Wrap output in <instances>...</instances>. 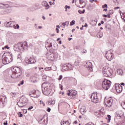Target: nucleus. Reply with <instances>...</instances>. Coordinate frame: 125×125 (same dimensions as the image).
<instances>
[{
    "mask_svg": "<svg viewBox=\"0 0 125 125\" xmlns=\"http://www.w3.org/2000/svg\"><path fill=\"white\" fill-rule=\"evenodd\" d=\"M9 77H11L12 79H22L23 75L21 68L17 66L14 67L12 69V73L9 75Z\"/></svg>",
    "mask_w": 125,
    "mask_h": 125,
    "instance_id": "obj_1",
    "label": "nucleus"
},
{
    "mask_svg": "<svg viewBox=\"0 0 125 125\" xmlns=\"http://www.w3.org/2000/svg\"><path fill=\"white\" fill-rule=\"evenodd\" d=\"M51 84L47 82H44L42 85V91L44 95L48 96L51 92Z\"/></svg>",
    "mask_w": 125,
    "mask_h": 125,
    "instance_id": "obj_2",
    "label": "nucleus"
},
{
    "mask_svg": "<svg viewBox=\"0 0 125 125\" xmlns=\"http://www.w3.org/2000/svg\"><path fill=\"white\" fill-rule=\"evenodd\" d=\"M2 58V62L4 64V65L9 64L10 62H12L13 61L12 55H11V54H10L9 53H6L4 54Z\"/></svg>",
    "mask_w": 125,
    "mask_h": 125,
    "instance_id": "obj_3",
    "label": "nucleus"
},
{
    "mask_svg": "<svg viewBox=\"0 0 125 125\" xmlns=\"http://www.w3.org/2000/svg\"><path fill=\"white\" fill-rule=\"evenodd\" d=\"M112 70H111V68L106 66L103 68V74L104 77H110L112 76Z\"/></svg>",
    "mask_w": 125,
    "mask_h": 125,
    "instance_id": "obj_4",
    "label": "nucleus"
},
{
    "mask_svg": "<svg viewBox=\"0 0 125 125\" xmlns=\"http://www.w3.org/2000/svg\"><path fill=\"white\" fill-rule=\"evenodd\" d=\"M112 84V82L110 81V80L105 79L102 83V87L105 90H108L109 88H110V86H111V84Z\"/></svg>",
    "mask_w": 125,
    "mask_h": 125,
    "instance_id": "obj_5",
    "label": "nucleus"
},
{
    "mask_svg": "<svg viewBox=\"0 0 125 125\" xmlns=\"http://www.w3.org/2000/svg\"><path fill=\"white\" fill-rule=\"evenodd\" d=\"M77 92L74 90H68L67 92V95L69 96V98L71 99H74L76 98V95H77Z\"/></svg>",
    "mask_w": 125,
    "mask_h": 125,
    "instance_id": "obj_6",
    "label": "nucleus"
},
{
    "mask_svg": "<svg viewBox=\"0 0 125 125\" xmlns=\"http://www.w3.org/2000/svg\"><path fill=\"white\" fill-rule=\"evenodd\" d=\"M90 98L93 103H98L99 102V99L98 98V96H97V94L95 93L92 94Z\"/></svg>",
    "mask_w": 125,
    "mask_h": 125,
    "instance_id": "obj_7",
    "label": "nucleus"
},
{
    "mask_svg": "<svg viewBox=\"0 0 125 125\" xmlns=\"http://www.w3.org/2000/svg\"><path fill=\"white\" fill-rule=\"evenodd\" d=\"M69 70H73V66L72 64L66 63L62 66V71H69Z\"/></svg>",
    "mask_w": 125,
    "mask_h": 125,
    "instance_id": "obj_8",
    "label": "nucleus"
},
{
    "mask_svg": "<svg viewBox=\"0 0 125 125\" xmlns=\"http://www.w3.org/2000/svg\"><path fill=\"white\" fill-rule=\"evenodd\" d=\"M105 57L108 61H111L114 58V54L112 53L111 50H108L106 52Z\"/></svg>",
    "mask_w": 125,
    "mask_h": 125,
    "instance_id": "obj_9",
    "label": "nucleus"
},
{
    "mask_svg": "<svg viewBox=\"0 0 125 125\" xmlns=\"http://www.w3.org/2000/svg\"><path fill=\"white\" fill-rule=\"evenodd\" d=\"M25 62L26 64H35V63L37 62V61L36 60V59H35V58L31 57L30 58H26L25 59Z\"/></svg>",
    "mask_w": 125,
    "mask_h": 125,
    "instance_id": "obj_10",
    "label": "nucleus"
},
{
    "mask_svg": "<svg viewBox=\"0 0 125 125\" xmlns=\"http://www.w3.org/2000/svg\"><path fill=\"white\" fill-rule=\"evenodd\" d=\"M85 66L89 72H92L93 71V65H92L91 62H87Z\"/></svg>",
    "mask_w": 125,
    "mask_h": 125,
    "instance_id": "obj_11",
    "label": "nucleus"
},
{
    "mask_svg": "<svg viewBox=\"0 0 125 125\" xmlns=\"http://www.w3.org/2000/svg\"><path fill=\"white\" fill-rule=\"evenodd\" d=\"M115 89L117 93H121L123 91V86L121 84H116L115 85Z\"/></svg>",
    "mask_w": 125,
    "mask_h": 125,
    "instance_id": "obj_12",
    "label": "nucleus"
},
{
    "mask_svg": "<svg viewBox=\"0 0 125 125\" xmlns=\"http://www.w3.org/2000/svg\"><path fill=\"white\" fill-rule=\"evenodd\" d=\"M32 93H33V96H31L32 97H34L35 98H38L40 97L41 95V92L39 90H33L32 91Z\"/></svg>",
    "mask_w": 125,
    "mask_h": 125,
    "instance_id": "obj_13",
    "label": "nucleus"
},
{
    "mask_svg": "<svg viewBox=\"0 0 125 125\" xmlns=\"http://www.w3.org/2000/svg\"><path fill=\"white\" fill-rule=\"evenodd\" d=\"M113 104V99L110 97L107 99L106 106V107H111Z\"/></svg>",
    "mask_w": 125,
    "mask_h": 125,
    "instance_id": "obj_14",
    "label": "nucleus"
},
{
    "mask_svg": "<svg viewBox=\"0 0 125 125\" xmlns=\"http://www.w3.org/2000/svg\"><path fill=\"white\" fill-rule=\"evenodd\" d=\"M115 117H119L120 118H123L124 116V112L122 110L117 111L115 113Z\"/></svg>",
    "mask_w": 125,
    "mask_h": 125,
    "instance_id": "obj_15",
    "label": "nucleus"
},
{
    "mask_svg": "<svg viewBox=\"0 0 125 125\" xmlns=\"http://www.w3.org/2000/svg\"><path fill=\"white\" fill-rule=\"evenodd\" d=\"M80 112L83 115H84V114L86 113V108L85 107V106L83 105L81 107L80 109Z\"/></svg>",
    "mask_w": 125,
    "mask_h": 125,
    "instance_id": "obj_16",
    "label": "nucleus"
},
{
    "mask_svg": "<svg viewBox=\"0 0 125 125\" xmlns=\"http://www.w3.org/2000/svg\"><path fill=\"white\" fill-rule=\"evenodd\" d=\"M45 47L47 50L50 48V47H52V43L49 42H46L45 43Z\"/></svg>",
    "mask_w": 125,
    "mask_h": 125,
    "instance_id": "obj_17",
    "label": "nucleus"
},
{
    "mask_svg": "<svg viewBox=\"0 0 125 125\" xmlns=\"http://www.w3.org/2000/svg\"><path fill=\"white\" fill-rule=\"evenodd\" d=\"M20 101L22 102L23 103H24V104H26V103H27V102H28V101H27V99H26V97H25L24 96H21L20 99Z\"/></svg>",
    "mask_w": 125,
    "mask_h": 125,
    "instance_id": "obj_18",
    "label": "nucleus"
},
{
    "mask_svg": "<svg viewBox=\"0 0 125 125\" xmlns=\"http://www.w3.org/2000/svg\"><path fill=\"white\" fill-rule=\"evenodd\" d=\"M38 123H39V124H41V125H47V119H46V120L44 119L43 120V119H42L41 120L38 121Z\"/></svg>",
    "mask_w": 125,
    "mask_h": 125,
    "instance_id": "obj_19",
    "label": "nucleus"
},
{
    "mask_svg": "<svg viewBox=\"0 0 125 125\" xmlns=\"http://www.w3.org/2000/svg\"><path fill=\"white\" fill-rule=\"evenodd\" d=\"M42 5L46 7L45 9H48V8H49V5L48 4V3H47V2L46 1H43L42 2Z\"/></svg>",
    "mask_w": 125,
    "mask_h": 125,
    "instance_id": "obj_20",
    "label": "nucleus"
},
{
    "mask_svg": "<svg viewBox=\"0 0 125 125\" xmlns=\"http://www.w3.org/2000/svg\"><path fill=\"white\" fill-rule=\"evenodd\" d=\"M70 23V22L69 21H66L65 22H63L62 24V25L61 27H62V28H65V27H68L69 26V24Z\"/></svg>",
    "mask_w": 125,
    "mask_h": 125,
    "instance_id": "obj_21",
    "label": "nucleus"
},
{
    "mask_svg": "<svg viewBox=\"0 0 125 125\" xmlns=\"http://www.w3.org/2000/svg\"><path fill=\"white\" fill-rule=\"evenodd\" d=\"M0 101L4 104V103L6 101V97L0 96Z\"/></svg>",
    "mask_w": 125,
    "mask_h": 125,
    "instance_id": "obj_22",
    "label": "nucleus"
},
{
    "mask_svg": "<svg viewBox=\"0 0 125 125\" xmlns=\"http://www.w3.org/2000/svg\"><path fill=\"white\" fill-rule=\"evenodd\" d=\"M17 104L19 107H20V108H22L24 107V106H25V104L21 102V101H19V102L17 103Z\"/></svg>",
    "mask_w": 125,
    "mask_h": 125,
    "instance_id": "obj_23",
    "label": "nucleus"
},
{
    "mask_svg": "<svg viewBox=\"0 0 125 125\" xmlns=\"http://www.w3.org/2000/svg\"><path fill=\"white\" fill-rule=\"evenodd\" d=\"M22 49H28V44L26 42H22Z\"/></svg>",
    "mask_w": 125,
    "mask_h": 125,
    "instance_id": "obj_24",
    "label": "nucleus"
},
{
    "mask_svg": "<svg viewBox=\"0 0 125 125\" xmlns=\"http://www.w3.org/2000/svg\"><path fill=\"white\" fill-rule=\"evenodd\" d=\"M96 116H97L98 118H100L101 117H103L104 116V113L101 111H99L98 113H96Z\"/></svg>",
    "mask_w": 125,
    "mask_h": 125,
    "instance_id": "obj_25",
    "label": "nucleus"
},
{
    "mask_svg": "<svg viewBox=\"0 0 125 125\" xmlns=\"http://www.w3.org/2000/svg\"><path fill=\"white\" fill-rule=\"evenodd\" d=\"M10 26L9 28L13 27L14 29H16V26L15 25V22L14 21H10Z\"/></svg>",
    "mask_w": 125,
    "mask_h": 125,
    "instance_id": "obj_26",
    "label": "nucleus"
},
{
    "mask_svg": "<svg viewBox=\"0 0 125 125\" xmlns=\"http://www.w3.org/2000/svg\"><path fill=\"white\" fill-rule=\"evenodd\" d=\"M55 104V100H53L51 101L48 102V105L53 106Z\"/></svg>",
    "mask_w": 125,
    "mask_h": 125,
    "instance_id": "obj_27",
    "label": "nucleus"
},
{
    "mask_svg": "<svg viewBox=\"0 0 125 125\" xmlns=\"http://www.w3.org/2000/svg\"><path fill=\"white\" fill-rule=\"evenodd\" d=\"M61 125H70V123L68 121H64L62 120L61 122Z\"/></svg>",
    "mask_w": 125,
    "mask_h": 125,
    "instance_id": "obj_28",
    "label": "nucleus"
},
{
    "mask_svg": "<svg viewBox=\"0 0 125 125\" xmlns=\"http://www.w3.org/2000/svg\"><path fill=\"white\" fill-rule=\"evenodd\" d=\"M117 72L118 75H120V76H123V74H124V72H123V69H117Z\"/></svg>",
    "mask_w": 125,
    "mask_h": 125,
    "instance_id": "obj_29",
    "label": "nucleus"
},
{
    "mask_svg": "<svg viewBox=\"0 0 125 125\" xmlns=\"http://www.w3.org/2000/svg\"><path fill=\"white\" fill-rule=\"evenodd\" d=\"M52 48L53 50H57V48H58V44H57V43H54Z\"/></svg>",
    "mask_w": 125,
    "mask_h": 125,
    "instance_id": "obj_30",
    "label": "nucleus"
},
{
    "mask_svg": "<svg viewBox=\"0 0 125 125\" xmlns=\"http://www.w3.org/2000/svg\"><path fill=\"white\" fill-rule=\"evenodd\" d=\"M96 24H97V19L92 21L91 22V25L92 26H96Z\"/></svg>",
    "mask_w": 125,
    "mask_h": 125,
    "instance_id": "obj_31",
    "label": "nucleus"
},
{
    "mask_svg": "<svg viewBox=\"0 0 125 125\" xmlns=\"http://www.w3.org/2000/svg\"><path fill=\"white\" fill-rule=\"evenodd\" d=\"M6 7H8V4H0V8H5Z\"/></svg>",
    "mask_w": 125,
    "mask_h": 125,
    "instance_id": "obj_32",
    "label": "nucleus"
},
{
    "mask_svg": "<svg viewBox=\"0 0 125 125\" xmlns=\"http://www.w3.org/2000/svg\"><path fill=\"white\" fill-rule=\"evenodd\" d=\"M18 47L19 49L21 50V49H23V47H22V42H20L18 44Z\"/></svg>",
    "mask_w": 125,
    "mask_h": 125,
    "instance_id": "obj_33",
    "label": "nucleus"
},
{
    "mask_svg": "<svg viewBox=\"0 0 125 125\" xmlns=\"http://www.w3.org/2000/svg\"><path fill=\"white\" fill-rule=\"evenodd\" d=\"M10 21H6L4 23V26L7 28H9Z\"/></svg>",
    "mask_w": 125,
    "mask_h": 125,
    "instance_id": "obj_34",
    "label": "nucleus"
},
{
    "mask_svg": "<svg viewBox=\"0 0 125 125\" xmlns=\"http://www.w3.org/2000/svg\"><path fill=\"white\" fill-rule=\"evenodd\" d=\"M97 38H99V39H100L101 38H102L103 37V33L100 32L97 35Z\"/></svg>",
    "mask_w": 125,
    "mask_h": 125,
    "instance_id": "obj_35",
    "label": "nucleus"
},
{
    "mask_svg": "<svg viewBox=\"0 0 125 125\" xmlns=\"http://www.w3.org/2000/svg\"><path fill=\"white\" fill-rule=\"evenodd\" d=\"M121 106L123 108V109H125V101L122 102L121 104Z\"/></svg>",
    "mask_w": 125,
    "mask_h": 125,
    "instance_id": "obj_36",
    "label": "nucleus"
},
{
    "mask_svg": "<svg viewBox=\"0 0 125 125\" xmlns=\"http://www.w3.org/2000/svg\"><path fill=\"white\" fill-rule=\"evenodd\" d=\"M75 23H76V21L75 20H72L70 23V26H73V25H75Z\"/></svg>",
    "mask_w": 125,
    "mask_h": 125,
    "instance_id": "obj_37",
    "label": "nucleus"
},
{
    "mask_svg": "<svg viewBox=\"0 0 125 125\" xmlns=\"http://www.w3.org/2000/svg\"><path fill=\"white\" fill-rule=\"evenodd\" d=\"M111 115H107V118H108L107 123H110V122L111 121Z\"/></svg>",
    "mask_w": 125,
    "mask_h": 125,
    "instance_id": "obj_38",
    "label": "nucleus"
},
{
    "mask_svg": "<svg viewBox=\"0 0 125 125\" xmlns=\"http://www.w3.org/2000/svg\"><path fill=\"white\" fill-rule=\"evenodd\" d=\"M18 59H20V60H22V56L21 54H19L18 55Z\"/></svg>",
    "mask_w": 125,
    "mask_h": 125,
    "instance_id": "obj_39",
    "label": "nucleus"
},
{
    "mask_svg": "<svg viewBox=\"0 0 125 125\" xmlns=\"http://www.w3.org/2000/svg\"><path fill=\"white\" fill-rule=\"evenodd\" d=\"M80 64V62H79V61H77L74 62V65L75 66H79Z\"/></svg>",
    "mask_w": 125,
    "mask_h": 125,
    "instance_id": "obj_40",
    "label": "nucleus"
},
{
    "mask_svg": "<svg viewBox=\"0 0 125 125\" xmlns=\"http://www.w3.org/2000/svg\"><path fill=\"white\" fill-rule=\"evenodd\" d=\"M23 84H24V81L23 80H22L21 82H20V83H19L18 84V86H20V85H23Z\"/></svg>",
    "mask_w": 125,
    "mask_h": 125,
    "instance_id": "obj_41",
    "label": "nucleus"
},
{
    "mask_svg": "<svg viewBox=\"0 0 125 125\" xmlns=\"http://www.w3.org/2000/svg\"><path fill=\"white\" fill-rule=\"evenodd\" d=\"M50 70H51V67H48L45 68V71H49Z\"/></svg>",
    "mask_w": 125,
    "mask_h": 125,
    "instance_id": "obj_42",
    "label": "nucleus"
},
{
    "mask_svg": "<svg viewBox=\"0 0 125 125\" xmlns=\"http://www.w3.org/2000/svg\"><path fill=\"white\" fill-rule=\"evenodd\" d=\"M105 7H106V8H108V5H107V4H105L104 5H103L102 6V8H105Z\"/></svg>",
    "mask_w": 125,
    "mask_h": 125,
    "instance_id": "obj_43",
    "label": "nucleus"
},
{
    "mask_svg": "<svg viewBox=\"0 0 125 125\" xmlns=\"http://www.w3.org/2000/svg\"><path fill=\"white\" fill-rule=\"evenodd\" d=\"M64 8H65V9H70V8H71V7L70 6H67L66 5Z\"/></svg>",
    "mask_w": 125,
    "mask_h": 125,
    "instance_id": "obj_44",
    "label": "nucleus"
},
{
    "mask_svg": "<svg viewBox=\"0 0 125 125\" xmlns=\"http://www.w3.org/2000/svg\"><path fill=\"white\" fill-rule=\"evenodd\" d=\"M19 117L20 118H22V117H23V114H22V113H21V112H19Z\"/></svg>",
    "mask_w": 125,
    "mask_h": 125,
    "instance_id": "obj_45",
    "label": "nucleus"
},
{
    "mask_svg": "<svg viewBox=\"0 0 125 125\" xmlns=\"http://www.w3.org/2000/svg\"><path fill=\"white\" fill-rule=\"evenodd\" d=\"M63 76L62 75H60L59 76V78L58 79L59 81H61V79H62Z\"/></svg>",
    "mask_w": 125,
    "mask_h": 125,
    "instance_id": "obj_46",
    "label": "nucleus"
},
{
    "mask_svg": "<svg viewBox=\"0 0 125 125\" xmlns=\"http://www.w3.org/2000/svg\"><path fill=\"white\" fill-rule=\"evenodd\" d=\"M40 104H42L43 106H45V104L43 103V102L40 101Z\"/></svg>",
    "mask_w": 125,
    "mask_h": 125,
    "instance_id": "obj_47",
    "label": "nucleus"
},
{
    "mask_svg": "<svg viewBox=\"0 0 125 125\" xmlns=\"http://www.w3.org/2000/svg\"><path fill=\"white\" fill-rule=\"evenodd\" d=\"M16 28V29H19V28H20V26H19V24H17Z\"/></svg>",
    "mask_w": 125,
    "mask_h": 125,
    "instance_id": "obj_48",
    "label": "nucleus"
},
{
    "mask_svg": "<svg viewBox=\"0 0 125 125\" xmlns=\"http://www.w3.org/2000/svg\"><path fill=\"white\" fill-rule=\"evenodd\" d=\"M89 1L92 3L93 2V1H96V2L97 1V0H89Z\"/></svg>",
    "mask_w": 125,
    "mask_h": 125,
    "instance_id": "obj_49",
    "label": "nucleus"
},
{
    "mask_svg": "<svg viewBox=\"0 0 125 125\" xmlns=\"http://www.w3.org/2000/svg\"><path fill=\"white\" fill-rule=\"evenodd\" d=\"M4 48H7V49H9L10 47H8V45H6L4 46Z\"/></svg>",
    "mask_w": 125,
    "mask_h": 125,
    "instance_id": "obj_50",
    "label": "nucleus"
},
{
    "mask_svg": "<svg viewBox=\"0 0 125 125\" xmlns=\"http://www.w3.org/2000/svg\"><path fill=\"white\" fill-rule=\"evenodd\" d=\"M83 53H86V50L83 49L82 51Z\"/></svg>",
    "mask_w": 125,
    "mask_h": 125,
    "instance_id": "obj_51",
    "label": "nucleus"
},
{
    "mask_svg": "<svg viewBox=\"0 0 125 125\" xmlns=\"http://www.w3.org/2000/svg\"><path fill=\"white\" fill-rule=\"evenodd\" d=\"M51 110V109H50V108L49 107H47V112H50V111Z\"/></svg>",
    "mask_w": 125,
    "mask_h": 125,
    "instance_id": "obj_52",
    "label": "nucleus"
},
{
    "mask_svg": "<svg viewBox=\"0 0 125 125\" xmlns=\"http://www.w3.org/2000/svg\"><path fill=\"white\" fill-rule=\"evenodd\" d=\"M114 12V11H113V10H111L110 11V12H109V13H110V14H113V13Z\"/></svg>",
    "mask_w": 125,
    "mask_h": 125,
    "instance_id": "obj_53",
    "label": "nucleus"
},
{
    "mask_svg": "<svg viewBox=\"0 0 125 125\" xmlns=\"http://www.w3.org/2000/svg\"><path fill=\"white\" fill-rule=\"evenodd\" d=\"M27 112V109H24L23 110V112L24 113V114H26Z\"/></svg>",
    "mask_w": 125,
    "mask_h": 125,
    "instance_id": "obj_54",
    "label": "nucleus"
},
{
    "mask_svg": "<svg viewBox=\"0 0 125 125\" xmlns=\"http://www.w3.org/2000/svg\"><path fill=\"white\" fill-rule=\"evenodd\" d=\"M73 81L75 82V84H77V80L76 79H73Z\"/></svg>",
    "mask_w": 125,
    "mask_h": 125,
    "instance_id": "obj_55",
    "label": "nucleus"
},
{
    "mask_svg": "<svg viewBox=\"0 0 125 125\" xmlns=\"http://www.w3.org/2000/svg\"><path fill=\"white\" fill-rule=\"evenodd\" d=\"M32 109H33V106H31V107H29V108H28V110H32Z\"/></svg>",
    "mask_w": 125,
    "mask_h": 125,
    "instance_id": "obj_56",
    "label": "nucleus"
},
{
    "mask_svg": "<svg viewBox=\"0 0 125 125\" xmlns=\"http://www.w3.org/2000/svg\"><path fill=\"white\" fill-rule=\"evenodd\" d=\"M79 2H80V3H81L82 4V2L83 3V2H84V1H83L82 0H80Z\"/></svg>",
    "mask_w": 125,
    "mask_h": 125,
    "instance_id": "obj_57",
    "label": "nucleus"
},
{
    "mask_svg": "<svg viewBox=\"0 0 125 125\" xmlns=\"http://www.w3.org/2000/svg\"><path fill=\"white\" fill-rule=\"evenodd\" d=\"M3 104H4V103H2V102H0V106H1V105H3Z\"/></svg>",
    "mask_w": 125,
    "mask_h": 125,
    "instance_id": "obj_58",
    "label": "nucleus"
},
{
    "mask_svg": "<svg viewBox=\"0 0 125 125\" xmlns=\"http://www.w3.org/2000/svg\"><path fill=\"white\" fill-rule=\"evenodd\" d=\"M42 18L43 20H45V17H44V16H42Z\"/></svg>",
    "mask_w": 125,
    "mask_h": 125,
    "instance_id": "obj_59",
    "label": "nucleus"
},
{
    "mask_svg": "<svg viewBox=\"0 0 125 125\" xmlns=\"http://www.w3.org/2000/svg\"><path fill=\"white\" fill-rule=\"evenodd\" d=\"M3 125H7V121H6V122H4Z\"/></svg>",
    "mask_w": 125,
    "mask_h": 125,
    "instance_id": "obj_60",
    "label": "nucleus"
},
{
    "mask_svg": "<svg viewBox=\"0 0 125 125\" xmlns=\"http://www.w3.org/2000/svg\"><path fill=\"white\" fill-rule=\"evenodd\" d=\"M78 12H79V13H80V14H82L83 12V11H82L81 10H79Z\"/></svg>",
    "mask_w": 125,
    "mask_h": 125,
    "instance_id": "obj_61",
    "label": "nucleus"
},
{
    "mask_svg": "<svg viewBox=\"0 0 125 125\" xmlns=\"http://www.w3.org/2000/svg\"><path fill=\"white\" fill-rule=\"evenodd\" d=\"M56 31H57V33H59V29L58 28H56Z\"/></svg>",
    "mask_w": 125,
    "mask_h": 125,
    "instance_id": "obj_62",
    "label": "nucleus"
},
{
    "mask_svg": "<svg viewBox=\"0 0 125 125\" xmlns=\"http://www.w3.org/2000/svg\"><path fill=\"white\" fill-rule=\"evenodd\" d=\"M120 85H121V86H122V85H123V86L125 85V83H121V84H120Z\"/></svg>",
    "mask_w": 125,
    "mask_h": 125,
    "instance_id": "obj_63",
    "label": "nucleus"
},
{
    "mask_svg": "<svg viewBox=\"0 0 125 125\" xmlns=\"http://www.w3.org/2000/svg\"><path fill=\"white\" fill-rule=\"evenodd\" d=\"M103 17H105V18L107 17V15H103Z\"/></svg>",
    "mask_w": 125,
    "mask_h": 125,
    "instance_id": "obj_64",
    "label": "nucleus"
}]
</instances>
